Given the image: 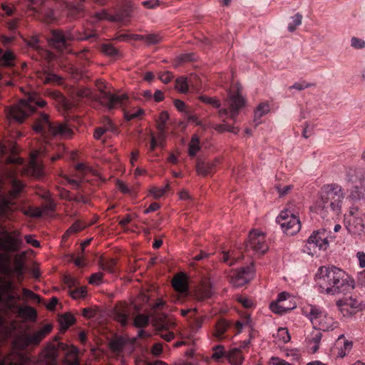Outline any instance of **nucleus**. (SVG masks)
<instances>
[{"label":"nucleus","instance_id":"nucleus-1","mask_svg":"<svg viewBox=\"0 0 365 365\" xmlns=\"http://www.w3.org/2000/svg\"><path fill=\"white\" fill-rule=\"evenodd\" d=\"M13 274L9 257L0 253V314L7 317L18 313L26 319L35 322L37 318L36 310L31 307H21L17 301L21 298L14 292V284L9 279ZM59 349L65 353V365H80L79 349L73 345L60 342L58 347L47 346L38 358L25 354L19 355L21 364L11 361L9 356H0V365H58L57 358Z\"/></svg>","mask_w":365,"mask_h":365},{"label":"nucleus","instance_id":"nucleus-2","mask_svg":"<svg viewBox=\"0 0 365 365\" xmlns=\"http://www.w3.org/2000/svg\"><path fill=\"white\" fill-rule=\"evenodd\" d=\"M46 105V102L38 94L29 92L25 96V98L9 109L8 117L9 119L21 123L33 114V129L36 133L41 134L45 141L51 136H59L63 138H71L73 133L72 129L65 124L52 122L46 110L40 111L36 109V107L44 108Z\"/></svg>","mask_w":365,"mask_h":365},{"label":"nucleus","instance_id":"nucleus-3","mask_svg":"<svg viewBox=\"0 0 365 365\" xmlns=\"http://www.w3.org/2000/svg\"><path fill=\"white\" fill-rule=\"evenodd\" d=\"M11 188L7 193L0 192V230H2L4 237H0V250L6 252H14L22 246L21 235L19 230H14L11 236L3 224L6 220H12L13 212L18 209L16 199L21 192L24 184L16 178L11 180Z\"/></svg>","mask_w":365,"mask_h":365},{"label":"nucleus","instance_id":"nucleus-4","mask_svg":"<svg viewBox=\"0 0 365 365\" xmlns=\"http://www.w3.org/2000/svg\"><path fill=\"white\" fill-rule=\"evenodd\" d=\"M318 290L322 294H346L354 288V280L336 267H321L315 274Z\"/></svg>","mask_w":365,"mask_h":365},{"label":"nucleus","instance_id":"nucleus-5","mask_svg":"<svg viewBox=\"0 0 365 365\" xmlns=\"http://www.w3.org/2000/svg\"><path fill=\"white\" fill-rule=\"evenodd\" d=\"M96 36V31L88 26L84 27L83 31L71 30L63 32L61 30H53L48 38V43L58 52H68L71 41L90 40Z\"/></svg>","mask_w":365,"mask_h":365},{"label":"nucleus","instance_id":"nucleus-6","mask_svg":"<svg viewBox=\"0 0 365 365\" xmlns=\"http://www.w3.org/2000/svg\"><path fill=\"white\" fill-rule=\"evenodd\" d=\"M344 195L341 187L337 184L324 185L320 192V199L317 202V209L328 213L332 211L338 215L341 212ZM323 215V212H321Z\"/></svg>","mask_w":365,"mask_h":365},{"label":"nucleus","instance_id":"nucleus-7","mask_svg":"<svg viewBox=\"0 0 365 365\" xmlns=\"http://www.w3.org/2000/svg\"><path fill=\"white\" fill-rule=\"evenodd\" d=\"M52 325L46 324L32 331H24L18 334L14 341V347L19 351H26L29 348L38 346L42 340L51 331Z\"/></svg>","mask_w":365,"mask_h":365},{"label":"nucleus","instance_id":"nucleus-8","mask_svg":"<svg viewBox=\"0 0 365 365\" xmlns=\"http://www.w3.org/2000/svg\"><path fill=\"white\" fill-rule=\"evenodd\" d=\"M301 209L300 205H297L294 202H289L277 216L276 222L286 235L292 236L300 230L301 222L298 215Z\"/></svg>","mask_w":365,"mask_h":365},{"label":"nucleus","instance_id":"nucleus-9","mask_svg":"<svg viewBox=\"0 0 365 365\" xmlns=\"http://www.w3.org/2000/svg\"><path fill=\"white\" fill-rule=\"evenodd\" d=\"M303 314L311 322L315 329L328 331L338 327V322L319 306L309 304L302 309Z\"/></svg>","mask_w":365,"mask_h":365},{"label":"nucleus","instance_id":"nucleus-10","mask_svg":"<svg viewBox=\"0 0 365 365\" xmlns=\"http://www.w3.org/2000/svg\"><path fill=\"white\" fill-rule=\"evenodd\" d=\"M31 57L36 61H43L48 64H53L54 62L60 66L62 64L61 57L49 50L44 48L43 42L37 36L30 37L27 41Z\"/></svg>","mask_w":365,"mask_h":365},{"label":"nucleus","instance_id":"nucleus-11","mask_svg":"<svg viewBox=\"0 0 365 365\" xmlns=\"http://www.w3.org/2000/svg\"><path fill=\"white\" fill-rule=\"evenodd\" d=\"M245 326L249 327L252 329V319L248 314H246L241 321H237L232 327L235 334H240ZM230 329H232L230 322L225 319L219 320L215 325L213 335L217 339L227 338L230 335L227 332Z\"/></svg>","mask_w":365,"mask_h":365},{"label":"nucleus","instance_id":"nucleus-12","mask_svg":"<svg viewBox=\"0 0 365 365\" xmlns=\"http://www.w3.org/2000/svg\"><path fill=\"white\" fill-rule=\"evenodd\" d=\"M331 232L325 229L315 230L307 240L306 247L310 252H316V249L326 250L329 247Z\"/></svg>","mask_w":365,"mask_h":365},{"label":"nucleus","instance_id":"nucleus-13","mask_svg":"<svg viewBox=\"0 0 365 365\" xmlns=\"http://www.w3.org/2000/svg\"><path fill=\"white\" fill-rule=\"evenodd\" d=\"M227 104L228 109L224 108L219 110L220 118L223 121H225V118H230L235 122L240 109L245 105V100L239 93L230 94L227 99Z\"/></svg>","mask_w":365,"mask_h":365},{"label":"nucleus","instance_id":"nucleus-14","mask_svg":"<svg viewBox=\"0 0 365 365\" xmlns=\"http://www.w3.org/2000/svg\"><path fill=\"white\" fill-rule=\"evenodd\" d=\"M245 252L252 250L255 253L264 254L268 250V245L265 240V235L255 230L250 232L249 239L245 245Z\"/></svg>","mask_w":365,"mask_h":365},{"label":"nucleus","instance_id":"nucleus-15","mask_svg":"<svg viewBox=\"0 0 365 365\" xmlns=\"http://www.w3.org/2000/svg\"><path fill=\"white\" fill-rule=\"evenodd\" d=\"M99 101L109 110L118 107H123L125 106L128 101V97L126 94H113L110 92H107L103 90L101 87H99Z\"/></svg>","mask_w":365,"mask_h":365},{"label":"nucleus","instance_id":"nucleus-16","mask_svg":"<svg viewBox=\"0 0 365 365\" xmlns=\"http://www.w3.org/2000/svg\"><path fill=\"white\" fill-rule=\"evenodd\" d=\"M132 7L131 3L128 2L127 8L123 11H118L115 14H110L106 10L96 12L92 17L91 23H96L101 20H109L111 21H118L125 23L130 17V8Z\"/></svg>","mask_w":365,"mask_h":365},{"label":"nucleus","instance_id":"nucleus-17","mask_svg":"<svg viewBox=\"0 0 365 365\" xmlns=\"http://www.w3.org/2000/svg\"><path fill=\"white\" fill-rule=\"evenodd\" d=\"M345 225L349 232L361 236L365 234V220L361 216L354 215L351 211L345 217Z\"/></svg>","mask_w":365,"mask_h":365},{"label":"nucleus","instance_id":"nucleus-18","mask_svg":"<svg viewBox=\"0 0 365 365\" xmlns=\"http://www.w3.org/2000/svg\"><path fill=\"white\" fill-rule=\"evenodd\" d=\"M49 145L46 142L43 147L34 150L31 153L30 168L34 172L40 174L43 170L42 158L46 156L49 148Z\"/></svg>","mask_w":365,"mask_h":365},{"label":"nucleus","instance_id":"nucleus-19","mask_svg":"<svg viewBox=\"0 0 365 365\" xmlns=\"http://www.w3.org/2000/svg\"><path fill=\"white\" fill-rule=\"evenodd\" d=\"M254 266L251 264L249 266L241 267L237 270L232 276V282L237 287H241L248 283L254 277Z\"/></svg>","mask_w":365,"mask_h":365},{"label":"nucleus","instance_id":"nucleus-20","mask_svg":"<svg viewBox=\"0 0 365 365\" xmlns=\"http://www.w3.org/2000/svg\"><path fill=\"white\" fill-rule=\"evenodd\" d=\"M85 0H66L61 3V8L63 11L71 18H78L83 12V1Z\"/></svg>","mask_w":365,"mask_h":365},{"label":"nucleus","instance_id":"nucleus-21","mask_svg":"<svg viewBox=\"0 0 365 365\" xmlns=\"http://www.w3.org/2000/svg\"><path fill=\"white\" fill-rule=\"evenodd\" d=\"M130 313L129 306L126 303L120 302L115 306L113 316L114 319L119 322L122 327H125L129 322Z\"/></svg>","mask_w":365,"mask_h":365},{"label":"nucleus","instance_id":"nucleus-22","mask_svg":"<svg viewBox=\"0 0 365 365\" xmlns=\"http://www.w3.org/2000/svg\"><path fill=\"white\" fill-rule=\"evenodd\" d=\"M219 163V160H204L198 158L196 162V170L198 175L207 176L212 175L215 172L216 167Z\"/></svg>","mask_w":365,"mask_h":365},{"label":"nucleus","instance_id":"nucleus-23","mask_svg":"<svg viewBox=\"0 0 365 365\" xmlns=\"http://www.w3.org/2000/svg\"><path fill=\"white\" fill-rule=\"evenodd\" d=\"M128 345L127 341L121 336L114 338L109 343V347L117 359L123 358Z\"/></svg>","mask_w":365,"mask_h":365},{"label":"nucleus","instance_id":"nucleus-24","mask_svg":"<svg viewBox=\"0 0 365 365\" xmlns=\"http://www.w3.org/2000/svg\"><path fill=\"white\" fill-rule=\"evenodd\" d=\"M212 294L211 284L209 282H205L195 289L193 297L196 301L202 302L210 298Z\"/></svg>","mask_w":365,"mask_h":365},{"label":"nucleus","instance_id":"nucleus-25","mask_svg":"<svg viewBox=\"0 0 365 365\" xmlns=\"http://www.w3.org/2000/svg\"><path fill=\"white\" fill-rule=\"evenodd\" d=\"M172 285L181 297H186L188 294V284L185 275L176 274L172 279Z\"/></svg>","mask_w":365,"mask_h":365},{"label":"nucleus","instance_id":"nucleus-26","mask_svg":"<svg viewBox=\"0 0 365 365\" xmlns=\"http://www.w3.org/2000/svg\"><path fill=\"white\" fill-rule=\"evenodd\" d=\"M174 106L178 111L184 113L185 116L189 121L195 123L197 125L200 124L197 117L192 113L191 108L186 106V104L182 101L175 99L174 101Z\"/></svg>","mask_w":365,"mask_h":365},{"label":"nucleus","instance_id":"nucleus-27","mask_svg":"<svg viewBox=\"0 0 365 365\" xmlns=\"http://www.w3.org/2000/svg\"><path fill=\"white\" fill-rule=\"evenodd\" d=\"M286 300V294L281 293L278 295L277 299L275 302H272L269 308L274 313L282 314L287 312L288 310L292 309V307L284 305V302Z\"/></svg>","mask_w":365,"mask_h":365},{"label":"nucleus","instance_id":"nucleus-28","mask_svg":"<svg viewBox=\"0 0 365 365\" xmlns=\"http://www.w3.org/2000/svg\"><path fill=\"white\" fill-rule=\"evenodd\" d=\"M16 56L11 50L4 51L0 48V67H13L15 65Z\"/></svg>","mask_w":365,"mask_h":365},{"label":"nucleus","instance_id":"nucleus-29","mask_svg":"<svg viewBox=\"0 0 365 365\" xmlns=\"http://www.w3.org/2000/svg\"><path fill=\"white\" fill-rule=\"evenodd\" d=\"M227 359L232 365H241L245 359L244 353L240 348H232L227 351Z\"/></svg>","mask_w":365,"mask_h":365},{"label":"nucleus","instance_id":"nucleus-30","mask_svg":"<svg viewBox=\"0 0 365 365\" xmlns=\"http://www.w3.org/2000/svg\"><path fill=\"white\" fill-rule=\"evenodd\" d=\"M322 334L320 330L315 329L312 331L310 336L307 338V341L310 349L313 353H315L319 349V344L321 341Z\"/></svg>","mask_w":365,"mask_h":365},{"label":"nucleus","instance_id":"nucleus-31","mask_svg":"<svg viewBox=\"0 0 365 365\" xmlns=\"http://www.w3.org/2000/svg\"><path fill=\"white\" fill-rule=\"evenodd\" d=\"M240 258H241V255L237 254V252L233 250L223 251L220 257L221 261L230 266L237 262Z\"/></svg>","mask_w":365,"mask_h":365},{"label":"nucleus","instance_id":"nucleus-32","mask_svg":"<svg viewBox=\"0 0 365 365\" xmlns=\"http://www.w3.org/2000/svg\"><path fill=\"white\" fill-rule=\"evenodd\" d=\"M116 264L117 261L113 258L106 259L101 257L99 259V265L101 266L102 269L110 273L116 272Z\"/></svg>","mask_w":365,"mask_h":365},{"label":"nucleus","instance_id":"nucleus-33","mask_svg":"<svg viewBox=\"0 0 365 365\" xmlns=\"http://www.w3.org/2000/svg\"><path fill=\"white\" fill-rule=\"evenodd\" d=\"M269 111V106L267 103H260L255 110L254 122L256 125L261 123V118Z\"/></svg>","mask_w":365,"mask_h":365},{"label":"nucleus","instance_id":"nucleus-34","mask_svg":"<svg viewBox=\"0 0 365 365\" xmlns=\"http://www.w3.org/2000/svg\"><path fill=\"white\" fill-rule=\"evenodd\" d=\"M188 154L190 157H195L200 150V138L197 134H193L189 143Z\"/></svg>","mask_w":365,"mask_h":365},{"label":"nucleus","instance_id":"nucleus-35","mask_svg":"<svg viewBox=\"0 0 365 365\" xmlns=\"http://www.w3.org/2000/svg\"><path fill=\"white\" fill-rule=\"evenodd\" d=\"M45 83L60 85L63 83V78L59 76L45 71L41 77Z\"/></svg>","mask_w":365,"mask_h":365},{"label":"nucleus","instance_id":"nucleus-36","mask_svg":"<svg viewBox=\"0 0 365 365\" xmlns=\"http://www.w3.org/2000/svg\"><path fill=\"white\" fill-rule=\"evenodd\" d=\"M124 118L127 121L138 119L144 114V110L140 108H133L129 110H123Z\"/></svg>","mask_w":365,"mask_h":365},{"label":"nucleus","instance_id":"nucleus-37","mask_svg":"<svg viewBox=\"0 0 365 365\" xmlns=\"http://www.w3.org/2000/svg\"><path fill=\"white\" fill-rule=\"evenodd\" d=\"M227 351H225L224 346L216 345L212 347V359L216 361H221L223 359H227Z\"/></svg>","mask_w":365,"mask_h":365},{"label":"nucleus","instance_id":"nucleus-38","mask_svg":"<svg viewBox=\"0 0 365 365\" xmlns=\"http://www.w3.org/2000/svg\"><path fill=\"white\" fill-rule=\"evenodd\" d=\"M169 119V115L168 112L163 111L160 113L157 120V128L161 133L165 132V126Z\"/></svg>","mask_w":365,"mask_h":365},{"label":"nucleus","instance_id":"nucleus-39","mask_svg":"<svg viewBox=\"0 0 365 365\" xmlns=\"http://www.w3.org/2000/svg\"><path fill=\"white\" fill-rule=\"evenodd\" d=\"M149 320V316L143 314H138L134 318L133 325L138 328H143L148 325Z\"/></svg>","mask_w":365,"mask_h":365},{"label":"nucleus","instance_id":"nucleus-40","mask_svg":"<svg viewBox=\"0 0 365 365\" xmlns=\"http://www.w3.org/2000/svg\"><path fill=\"white\" fill-rule=\"evenodd\" d=\"M86 227V225L81 221L76 220L73 225L67 230L63 237H66L70 235L77 233L83 230Z\"/></svg>","mask_w":365,"mask_h":365},{"label":"nucleus","instance_id":"nucleus-41","mask_svg":"<svg viewBox=\"0 0 365 365\" xmlns=\"http://www.w3.org/2000/svg\"><path fill=\"white\" fill-rule=\"evenodd\" d=\"M22 299L24 300H31L38 304L41 302V298L39 295L35 294L33 291L26 288L22 289Z\"/></svg>","mask_w":365,"mask_h":365},{"label":"nucleus","instance_id":"nucleus-42","mask_svg":"<svg viewBox=\"0 0 365 365\" xmlns=\"http://www.w3.org/2000/svg\"><path fill=\"white\" fill-rule=\"evenodd\" d=\"M22 212L29 217H41L43 215V210L40 207H28L21 210Z\"/></svg>","mask_w":365,"mask_h":365},{"label":"nucleus","instance_id":"nucleus-43","mask_svg":"<svg viewBox=\"0 0 365 365\" xmlns=\"http://www.w3.org/2000/svg\"><path fill=\"white\" fill-rule=\"evenodd\" d=\"M101 51L110 57H116L119 54L118 50L111 43L102 44Z\"/></svg>","mask_w":365,"mask_h":365},{"label":"nucleus","instance_id":"nucleus-44","mask_svg":"<svg viewBox=\"0 0 365 365\" xmlns=\"http://www.w3.org/2000/svg\"><path fill=\"white\" fill-rule=\"evenodd\" d=\"M188 83L185 77L181 76L175 81V88L180 93H185L188 91Z\"/></svg>","mask_w":365,"mask_h":365},{"label":"nucleus","instance_id":"nucleus-45","mask_svg":"<svg viewBox=\"0 0 365 365\" xmlns=\"http://www.w3.org/2000/svg\"><path fill=\"white\" fill-rule=\"evenodd\" d=\"M205 319V316L199 315L198 310L197 309L196 316H192L190 319H192L191 327L193 329L197 330L201 328L204 321Z\"/></svg>","mask_w":365,"mask_h":365},{"label":"nucleus","instance_id":"nucleus-46","mask_svg":"<svg viewBox=\"0 0 365 365\" xmlns=\"http://www.w3.org/2000/svg\"><path fill=\"white\" fill-rule=\"evenodd\" d=\"M70 295L72 298L81 299L86 297L87 290L85 287H79L69 291Z\"/></svg>","mask_w":365,"mask_h":365},{"label":"nucleus","instance_id":"nucleus-47","mask_svg":"<svg viewBox=\"0 0 365 365\" xmlns=\"http://www.w3.org/2000/svg\"><path fill=\"white\" fill-rule=\"evenodd\" d=\"M214 128L216 130L221 133L225 131H229L233 133H237L239 130L237 128L227 123L217 124Z\"/></svg>","mask_w":365,"mask_h":365},{"label":"nucleus","instance_id":"nucleus-48","mask_svg":"<svg viewBox=\"0 0 365 365\" xmlns=\"http://www.w3.org/2000/svg\"><path fill=\"white\" fill-rule=\"evenodd\" d=\"M75 323V318L70 314H64L61 319V324L65 329H68L69 327Z\"/></svg>","mask_w":365,"mask_h":365},{"label":"nucleus","instance_id":"nucleus-49","mask_svg":"<svg viewBox=\"0 0 365 365\" xmlns=\"http://www.w3.org/2000/svg\"><path fill=\"white\" fill-rule=\"evenodd\" d=\"M302 16L297 13L294 17L292 22L288 25V30L291 32L295 31L297 26L302 24Z\"/></svg>","mask_w":365,"mask_h":365},{"label":"nucleus","instance_id":"nucleus-50","mask_svg":"<svg viewBox=\"0 0 365 365\" xmlns=\"http://www.w3.org/2000/svg\"><path fill=\"white\" fill-rule=\"evenodd\" d=\"M351 46L356 49H361L365 47V41L356 37H352L351 39Z\"/></svg>","mask_w":365,"mask_h":365},{"label":"nucleus","instance_id":"nucleus-51","mask_svg":"<svg viewBox=\"0 0 365 365\" xmlns=\"http://www.w3.org/2000/svg\"><path fill=\"white\" fill-rule=\"evenodd\" d=\"M145 41L150 44H156L160 41V36L158 34H150L145 35Z\"/></svg>","mask_w":365,"mask_h":365},{"label":"nucleus","instance_id":"nucleus-52","mask_svg":"<svg viewBox=\"0 0 365 365\" xmlns=\"http://www.w3.org/2000/svg\"><path fill=\"white\" fill-rule=\"evenodd\" d=\"M103 277V274L101 272H96L93 274L89 279V283L91 284H99L101 283Z\"/></svg>","mask_w":365,"mask_h":365},{"label":"nucleus","instance_id":"nucleus-53","mask_svg":"<svg viewBox=\"0 0 365 365\" xmlns=\"http://www.w3.org/2000/svg\"><path fill=\"white\" fill-rule=\"evenodd\" d=\"M168 187V185L163 188L153 187L151 190V193L153 195L155 198L158 199L166 193Z\"/></svg>","mask_w":365,"mask_h":365},{"label":"nucleus","instance_id":"nucleus-54","mask_svg":"<svg viewBox=\"0 0 365 365\" xmlns=\"http://www.w3.org/2000/svg\"><path fill=\"white\" fill-rule=\"evenodd\" d=\"M159 335L160 336L161 338H163L167 341H170L174 338L173 332L163 329L159 330Z\"/></svg>","mask_w":365,"mask_h":365},{"label":"nucleus","instance_id":"nucleus-55","mask_svg":"<svg viewBox=\"0 0 365 365\" xmlns=\"http://www.w3.org/2000/svg\"><path fill=\"white\" fill-rule=\"evenodd\" d=\"M351 197L353 199H361L364 197V194L361 191V188L358 186L354 187L353 190L351 192Z\"/></svg>","mask_w":365,"mask_h":365},{"label":"nucleus","instance_id":"nucleus-56","mask_svg":"<svg viewBox=\"0 0 365 365\" xmlns=\"http://www.w3.org/2000/svg\"><path fill=\"white\" fill-rule=\"evenodd\" d=\"M158 146H163L162 142H158L155 136L152 135L148 152L153 153Z\"/></svg>","mask_w":365,"mask_h":365},{"label":"nucleus","instance_id":"nucleus-57","mask_svg":"<svg viewBox=\"0 0 365 365\" xmlns=\"http://www.w3.org/2000/svg\"><path fill=\"white\" fill-rule=\"evenodd\" d=\"M76 170L78 173L82 175H86L91 171V168L83 163H78L76 165Z\"/></svg>","mask_w":365,"mask_h":365},{"label":"nucleus","instance_id":"nucleus-58","mask_svg":"<svg viewBox=\"0 0 365 365\" xmlns=\"http://www.w3.org/2000/svg\"><path fill=\"white\" fill-rule=\"evenodd\" d=\"M163 352V345L161 343H155L151 348V353L154 356H159Z\"/></svg>","mask_w":365,"mask_h":365},{"label":"nucleus","instance_id":"nucleus-59","mask_svg":"<svg viewBox=\"0 0 365 365\" xmlns=\"http://www.w3.org/2000/svg\"><path fill=\"white\" fill-rule=\"evenodd\" d=\"M197 309L196 307L187 309H181L180 313L183 317H187L190 319L192 316H196Z\"/></svg>","mask_w":365,"mask_h":365},{"label":"nucleus","instance_id":"nucleus-60","mask_svg":"<svg viewBox=\"0 0 365 365\" xmlns=\"http://www.w3.org/2000/svg\"><path fill=\"white\" fill-rule=\"evenodd\" d=\"M102 128H103L106 131H114L115 130L114 124L108 118L105 119L103 122V126Z\"/></svg>","mask_w":365,"mask_h":365},{"label":"nucleus","instance_id":"nucleus-61","mask_svg":"<svg viewBox=\"0 0 365 365\" xmlns=\"http://www.w3.org/2000/svg\"><path fill=\"white\" fill-rule=\"evenodd\" d=\"M142 4L147 9H155L159 5L158 0H148L142 2Z\"/></svg>","mask_w":365,"mask_h":365},{"label":"nucleus","instance_id":"nucleus-62","mask_svg":"<svg viewBox=\"0 0 365 365\" xmlns=\"http://www.w3.org/2000/svg\"><path fill=\"white\" fill-rule=\"evenodd\" d=\"M312 84L311 83H307L305 82H302V83H295L293 86H290L289 88V89H292V88H295L298 91H302L306 88H309L310 86H312Z\"/></svg>","mask_w":365,"mask_h":365},{"label":"nucleus","instance_id":"nucleus-63","mask_svg":"<svg viewBox=\"0 0 365 365\" xmlns=\"http://www.w3.org/2000/svg\"><path fill=\"white\" fill-rule=\"evenodd\" d=\"M24 239L28 244L31 245L34 247L36 248L40 247V242L34 239L31 235H27L24 237Z\"/></svg>","mask_w":365,"mask_h":365},{"label":"nucleus","instance_id":"nucleus-64","mask_svg":"<svg viewBox=\"0 0 365 365\" xmlns=\"http://www.w3.org/2000/svg\"><path fill=\"white\" fill-rule=\"evenodd\" d=\"M19 20L18 19H13L7 22L8 28L10 31H14L19 25Z\"/></svg>","mask_w":365,"mask_h":365}]
</instances>
